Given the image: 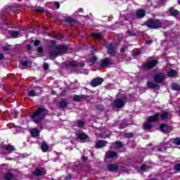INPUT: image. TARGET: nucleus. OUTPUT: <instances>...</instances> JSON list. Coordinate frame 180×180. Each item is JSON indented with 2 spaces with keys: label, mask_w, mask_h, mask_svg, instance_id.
<instances>
[{
  "label": "nucleus",
  "mask_w": 180,
  "mask_h": 180,
  "mask_svg": "<svg viewBox=\"0 0 180 180\" xmlns=\"http://www.w3.org/2000/svg\"><path fill=\"white\" fill-rule=\"evenodd\" d=\"M51 44L52 46L50 48L49 56L53 57V58H56L58 56H63V54H65L67 50H68V47L65 45H56V41H51Z\"/></svg>",
  "instance_id": "nucleus-1"
},
{
  "label": "nucleus",
  "mask_w": 180,
  "mask_h": 180,
  "mask_svg": "<svg viewBox=\"0 0 180 180\" xmlns=\"http://www.w3.org/2000/svg\"><path fill=\"white\" fill-rule=\"evenodd\" d=\"M46 115H47V109L39 108L37 109L31 117L34 123H39V122L44 119V116H46Z\"/></svg>",
  "instance_id": "nucleus-2"
},
{
  "label": "nucleus",
  "mask_w": 180,
  "mask_h": 180,
  "mask_svg": "<svg viewBox=\"0 0 180 180\" xmlns=\"http://www.w3.org/2000/svg\"><path fill=\"white\" fill-rule=\"evenodd\" d=\"M145 25L150 29H160L162 26V21L160 20H148L145 22Z\"/></svg>",
  "instance_id": "nucleus-3"
},
{
  "label": "nucleus",
  "mask_w": 180,
  "mask_h": 180,
  "mask_svg": "<svg viewBox=\"0 0 180 180\" xmlns=\"http://www.w3.org/2000/svg\"><path fill=\"white\" fill-rule=\"evenodd\" d=\"M159 117V113H156L153 116L148 117V121L143 124V127L146 129V130H151V128L153 127V125H151V122H157Z\"/></svg>",
  "instance_id": "nucleus-4"
},
{
  "label": "nucleus",
  "mask_w": 180,
  "mask_h": 180,
  "mask_svg": "<svg viewBox=\"0 0 180 180\" xmlns=\"http://www.w3.org/2000/svg\"><path fill=\"white\" fill-rule=\"evenodd\" d=\"M96 136H99V137H101V139H106V137H109V134H110V132L105 128H98L96 130Z\"/></svg>",
  "instance_id": "nucleus-5"
},
{
  "label": "nucleus",
  "mask_w": 180,
  "mask_h": 180,
  "mask_svg": "<svg viewBox=\"0 0 180 180\" xmlns=\"http://www.w3.org/2000/svg\"><path fill=\"white\" fill-rule=\"evenodd\" d=\"M165 74L164 73H158L154 77V81L156 82V84H161L162 82H164L165 81Z\"/></svg>",
  "instance_id": "nucleus-6"
},
{
  "label": "nucleus",
  "mask_w": 180,
  "mask_h": 180,
  "mask_svg": "<svg viewBox=\"0 0 180 180\" xmlns=\"http://www.w3.org/2000/svg\"><path fill=\"white\" fill-rule=\"evenodd\" d=\"M157 64H158V62L157 60H150L147 63L144 64L143 65V68L145 70H151V68H154V67L157 66Z\"/></svg>",
  "instance_id": "nucleus-7"
},
{
  "label": "nucleus",
  "mask_w": 180,
  "mask_h": 180,
  "mask_svg": "<svg viewBox=\"0 0 180 180\" xmlns=\"http://www.w3.org/2000/svg\"><path fill=\"white\" fill-rule=\"evenodd\" d=\"M98 64L101 67H109V65H112V60L109 58H106L98 61Z\"/></svg>",
  "instance_id": "nucleus-8"
},
{
  "label": "nucleus",
  "mask_w": 180,
  "mask_h": 180,
  "mask_svg": "<svg viewBox=\"0 0 180 180\" xmlns=\"http://www.w3.org/2000/svg\"><path fill=\"white\" fill-rule=\"evenodd\" d=\"M124 105V98H118L114 101V106L117 108H123Z\"/></svg>",
  "instance_id": "nucleus-9"
},
{
  "label": "nucleus",
  "mask_w": 180,
  "mask_h": 180,
  "mask_svg": "<svg viewBox=\"0 0 180 180\" xmlns=\"http://www.w3.org/2000/svg\"><path fill=\"white\" fill-rule=\"evenodd\" d=\"M103 82V78L97 77L91 82V86H98Z\"/></svg>",
  "instance_id": "nucleus-10"
},
{
  "label": "nucleus",
  "mask_w": 180,
  "mask_h": 180,
  "mask_svg": "<svg viewBox=\"0 0 180 180\" xmlns=\"http://www.w3.org/2000/svg\"><path fill=\"white\" fill-rule=\"evenodd\" d=\"M33 174L35 176H41V175H45L46 170L43 168H37Z\"/></svg>",
  "instance_id": "nucleus-11"
},
{
  "label": "nucleus",
  "mask_w": 180,
  "mask_h": 180,
  "mask_svg": "<svg viewBox=\"0 0 180 180\" xmlns=\"http://www.w3.org/2000/svg\"><path fill=\"white\" fill-rule=\"evenodd\" d=\"M68 65L69 67H81L82 68V67L85 66V63L82 62L80 64H79L78 62L75 60H72L68 63Z\"/></svg>",
  "instance_id": "nucleus-12"
},
{
  "label": "nucleus",
  "mask_w": 180,
  "mask_h": 180,
  "mask_svg": "<svg viewBox=\"0 0 180 180\" xmlns=\"http://www.w3.org/2000/svg\"><path fill=\"white\" fill-rule=\"evenodd\" d=\"M38 89L39 91H37V90H35V89L34 90L30 91L28 93L29 96H38V95H40L43 90L41 89V88H39Z\"/></svg>",
  "instance_id": "nucleus-13"
},
{
  "label": "nucleus",
  "mask_w": 180,
  "mask_h": 180,
  "mask_svg": "<svg viewBox=\"0 0 180 180\" xmlns=\"http://www.w3.org/2000/svg\"><path fill=\"white\" fill-rule=\"evenodd\" d=\"M89 98V96L86 95H75L73 96V101L75 102H79V101H82V99H88Z\"/></svg>",
  "instance_id": "nucleus-14"
},
{
  "label": "nucleus",
  "mask_w": 180,
  "mask_h": 180,
  "mask_svg": "<svg viewBox=\"0 0 180 180\" xmlns=\"http://www.w3.org/2000/svg\"><path fill=\"white\" fill-rule=\"evenodd\" d=\"M77 136L79 140H86L88 139V135H86L84 131H78L77 133Z\"/></svg>",
  "instance_id": "nucleus-15"
},
{
  "label": "nucleus",
  "mask_w": 180,
  "mask_h": 180,
  "mask_svg": "<svg viewBox=\"0 0 180 180\" xmlns=\"http://www.w3.org/2000/svg\"><path fill=\"white\" fill-rule=\"evenodd\" d=\"M106 144H108L107 141H105L103 140H100L96 143V148H102L103 147H105L106 146Z\"/></svg>",
  "instance_id": "nucleus-16"
},
{
  "label": "nucleus",
  "mask_w": 180,
  "mask_h": 180,
  "mask_svg": "<svg viewBox=\"0 0 180 180\" xmlns=\"http://www.w3.org/2000/svg\"><path fill=\"white\" fill-rule=\"evenodd\" d=\"M108 49V53L110 54V56H115L116 54V51L115 50V46L113 45L110 44L107 46Z\"/></svg>",
  "instance_id": "nucleus-17"
},
{
  "label": "nucleus",
  "mask_w": 180,
  "mask_h": 180,
  "mask_svg": "<svg viewBox=\"0 0 180 180\" xmlns=\"http://www.w3.org/2000/svg\"><path fill=\"white\" fill-rule=\"evenodd\" d=\"M146 16V11L142 9H139L136 11V18L139 19H141Z\"/></svg>",
  "instance_id": "nucleus-18"
},
{
  "label": "nucleus",
  "mask_w": 180,
  "mask_h": 180,
  "mask_svg": "<svg viewBox=\"0 0 180 180\" xmlns=\"http://www.w3.org/2000/svg\"><path fill=\"white\" fill-rule=\"evenodd\" d=\"M147 85H148V87L150 88L151 89H155L156 91L160 90V85H158V84H154L148 82Z\"/></svg>",
  "instance_id": "nucleus-19"
},
{
  "label": "nucleus",
  "mask_w": 180,
  "mask_h": 180,
  "mask_svg": "<svg viewBox=\"0 0 180 180\" xmlns=\"http://www.w3.org/2000/svg\"><path fill=\"white\" fill-rule=\"evenodd\" d=\"M162 120H167L168 119H171V113L169 112H163L160 115Z\"/></svg>",
  "instance_id": "nucleus-20"
},
{
  "label": "nucleus",
  "mask_w": 180,
  "mask_h": 180,
  "mask_svg": "<svg viewBox=\"0 0 180 180\" xmlns=\"http://www.w3.org/2000/svg\"><path fill=\"white\" fill-rule=\"evenodd\" d=\"M49 145L46 141H43L41 144V150L43 153H47L49 151Z\"/></svg>",
  "instance_id": "nucleus-21"
},
{
  "label": "nucleus",
  "mask_w": 180,
  "mask_h": 180,
  "mask_svg": "<svg viewBox=\"0 0 180 180\" xmlns=\"http://www.w3.org/2000/svg\"><path fill=\"white\" fill-rule=\"evenodd\" d=\"M4 148L6 151H8V154H11V153L16 150V148H15L12 145H6L4 146Z\"/></svg>",
  "instance_id": "nucleus-22"
},
{
  "label": "nucleus",
  "mask_w": 180,
  "mask_h": 180,
  "mask_svg": "<svg viewBox=\"0 0 180 180\" xmlns=\"http://www.w3.org/2000/svg\"><path fill=\"white\" fill-rule=\"evenodd\" d=\"M169 13L170 15H172V16H178V15H179V11H178V10L175 9L174 7H171L169 9Z\"/></svg>",
  "instance_id": "nucleus-23"
},
{
  "label": "nucleus",
  "mask_w": 180,
  "mask_h": 180,
  "mask_svg": "<svg viewBox=\"0 0 180 180\" xmlns=\"http://www.w3.org/2000/svg\"><path fill=\"white\" fill-rule=\"evenodd\" d=\"M160 130L163 131V133H169V127L165 124H162L160 125Z\"/></svg>",
  "instance_id": "nucleus-24"
},
{
  "label": "nucleus",
  "mask_w": 180,
  "mask_h": 180,
  "mask_svg": "<svg viewBox=\"0 0 180 180\" xmlns=\"http://www.w3.org/2000/svg\"><path fill=\"white\" fill-rule=\"evenodd\" d=\"M107 168L109 171H112V172H115V171H117V169H119V167L117 165H108L107 166Z\"/></svg>",
  "instance_id": "nucleus-25"
},
{
  "label": "nucleus",
  "mask_w": 180,
  "mask_h": 180,
  "mask_svg": "<svg viewBox=\"0 0 180 180\" xmlns=\"http://www.w3.org/2000/svg\"><path fill=\"white\" fill-rule=\"evenodd\" d=\"M96 61H98V57L96 56H93L91 58L87 60V63H89L90 65H94Z\"/></svg>",
  "instance_id": "nucleus-26"
},
{
  "label": "nucleus",
  "mask_w": 180,
  "mask_h": 180,
  "mask_svg": "<svg viewBox=\"0 0 180 180\" xmlns=\"http://www.w3.org/2000/svg\"><path fill=\"white\" fill-rule=\"evenodd\" d=\"M106 155L108 158H115V157H117V153L115 151H108Z\"/></svg>",
  "instance_id": "nucleus-27"
},
{
  "label": "nucleus",
  "mask_w": 180,
  "mask_h": 180,
  "mask_svg": "<svg viewBox=\"0 0 180 180\" xmlns=\"http://www.w3.org/2000/svg\"><path fill=\"white\" fill-rule=\"evenodd\" d=\"M10 34L13 39H18V37H20V33L19 31H11Z\"/></svg>",
  "instance_id": "nucleus-28"
},
{
  "label": "nucleus",
  "mask_w": 180,
  "mask_h": 180,
  "mask_svg": "<svg viewBox=\"0 0 180 180\" xmlns=\"http://www.w3.org/2000/svg\"><path fill=\"white\" fill-rule=\"evenodd\" d=\"M67 105H68V101L65 99H62L60 103V108H61V109H65L67 108Z\"/></svg>",
  "instance_id": "nucleus-29"
},
{
  "label": "nucleus",
  "mask_w": 180,
  "mask_h": 180,
  "mask_svg": "<svg viewBox=\"0 0 180 180\" xmlns=\"http://www.w3.org/2000/svg\"><path fill=\"white\" fill-rule=\"evenodd\" d=\"M31 134L32 137H39L40 136V132L39 131V129H34L31 131Z\"/></svg>",
  "instance_id": "nucleus-30"
},
{
  "label": "nucleus",
  "mask_w": 180,
  "mask_h": 180,
  "mask_svg": "<svg viewBox=\"0 0 180 180\" xmlns=\"http://www.w3.org/2000/svg\"><path fill=\"white\" fill-rule=\"evenodd\" d=\"M176 75V70H172L167 72V77H169L170 78H174Z\"/></svg>",
  "instance_id": "nucleus-31"
},
{
  "label": "nucleus",
  "mask_w": 180,
  "mask_h": 180,
  "mask_svg": "<svg viewBox=\"0 0 180 180\" xmlns=\"http://www.w3.org/2000/svg\"><path fill=\"white\" fill-rule=\"evenodd\" d=\"M4 179L12 180L13 179V174L8 172L4 175Z\"/></svg>",
  "instance_id": "nucleus-32"
},
{
  "label": "nucleus",
  "mask_w": 180,
  "mask_h": 180,
  "mask_svg": "<svg viewBox=\"0 0 180 180\" xmlns=\"http://www.w3.org/2000/svg\"><path fill=\"white\" fill-rule=\"evenodd\" d=\"M22 70H25V68H27V65H29V61L27 60H22L21 61Z\"/></svg>",
  "instance_id": "nucleus-33"
},
{
  "label": "nucleus",
  "mask_w": 180,
  "mask_h": 180,
  "mask_svg": "<svg viewBox=\"0 0 180 180\" xmlns=\"http://www.w3.org/2000/svg\"><path fill=\"white\" fill-rule=\"evenodd\" d=\"M92 37L96 40V39H102L103 36L101 33L97 32L96 34H91Z\"/></svg>",
  "instance_id": "nucleus-34"
},
{
  "label": "nucleus",
  "mask_w": 180,
  "mask_h": 180,
  "mask_svg": "<svg viewBox=\"0 0 180 180\" xmlns=\"http://www.w3.org/2000/svg\"><path fill=\"white\" fill-rule=\"evenodd\" d=\"M172 89L173 91H179L180 86H179L178 84H176V83H173V84H172Z\"/></svg>",
  "instance_id": "nucleus-35"
},
{
  "label": "nucleus",
  "mask_w": 180,
  "mask_h": 180,
  "mask_svg": "<svg viewBox=\"0 0 180 180\" xmlns=\"http://www.w3.org/2000/svg\"><path fill=\"white\" fill-rule=\"evenodd\" d=\"M65 22H67L68 23H74V22H75V20H73L72 18L71 17H67L65 19Z\"/></svg>",
  "instance_id": "nucleus-36"
},
{
  "label": "nucleus",
  "mask_w": 180,
  "mask_h": 180,
  "mask_svg": "<svg viewBox=\"0 0 180 180\" xmlns=\"http://www.w3.org/2000/svg\"><path fill=\"white\" fill-rule=\"evenodd\" d=\"M174 144H176V146H180V139L176 138L174 139H172Z\"/></svg>",
  "instance_id": "nucleus-37"
},
{
  "label": "nucleus",
  "mask_w": 180,
  "mask_h": 180,
  "mask_svg": "<svg viewBox=\"0 0 180 180\" xmlns=\"http://www.w3.org/2000/svg\"><path fill=\"white\" fill-rule=\"evenodd\" d=\"M85 124V122L82 120H78L77 121V126L78 127H84V125Z\"/></svg>",
  "instance_id": "nucleus-38"
},
{
  "label": "nucleus",
  "mask_w": 180,
  "mask_h": 180,
  "mask_svg": "<svg viewBox=\"0 0 180 180\" xmlns=\"http://www.w3.org/2000/svg\"><path fill=\"white\" fill-rule=\"evenodd\" d=\"M124 137H125V139H131V137H133V134L132 133H127L124 135Z\"/></svg>",
  "instance_id": "nucleus-39"
},
{
  "label": "nucleus",
  "mask_w": 180,
  "mask_h": 180,
  "mask_svg": "<svg viewBox=\"0 0 180 180\" xmlns=\"http://www.w3.org/2000/svg\"><path fill=\"white\" fill-rule=\"evenodd\" d=\"M148 167L146 165H143L142 167H141V171L142 172H144L146 171H148Z\"/></svg>",
  "instance_id": "nucleus-40"
},
{
  "label": "nucleus",
  "mask_w": 180,
  "mask_h": 180,
  "mask_svg": "<svg viewBox=\"0 0 180 180\" xmlns=\"http://www.w3.org/2000/svg\"><path fill=\"white\" fill-rule=\"evenodd\" d=\"M115 147L120 148L121 147H123V144L122 142H115Z\"/></svg>",
  "instance_id": "nucleus-41"
},
{
  "label": "nucleus",
  "mask_w": 180,
  "mask_h": 180,
  "mask_svg": "<svg viewBox=\"0 0 180 180\" xmlns=\"http://www.w3.org/2000/svg\"><path fill=\"white\" fill-rule=\"evenodd\" d=\"M43 68L44 70H45V71H46V70H49V63H44Z\"/></svg>",
  "instance_id": "nucleus-42"
},
{
  "label": "nucleus",
  "mask_w": 180,
  "mask_h": 180,
  "mask_svg": "<svg viewBox=\"0 0 180 180\" xmlns=\"http://www.w3.org/2000/svg\"><path fill=\"white\" fill-rule=\"evenodd\" d=\"M175 171H180V164H177L174 166Z\"/></svg>",
  "instance_id": "nucleus-43"
},
{
  "label": "nucleus",
  "mask_w": 180,
  "mask_h": 180,
  "mask_svg": "<svg viewBox=\"0 0 180 180\" xmlns=\"http://www.w3.org/2000/svg\"><path fill=\"white\" fill-rule=\"evenodd\" d=\"M56 39H57L58 40H62L63 36L61 35V34H59L56 36Z\"/></svg>",
  "instance_id": "nucleus-44"
},
{
  "label": "nucleus",
  "mask_w": 180,
  "mask_h": 180,
  "mask_svg": "<svg viewBox=\"0 0 180 180\" xmlns=\"http://www.w3.org/2000/svg\"><path fill=\"white\" fill-rule=\"evenodd\" d=\"M37 13H41V12H44V10L41 8H37L34 10Z\"/></svg>",
  "instance_id": "nucleus-45"
},
{
  "label": "nucleus",
  "mask_w": 180,
  "mask_h": 180,
  "mask_svg": "<svg viewBox=\"0 0 180 180\" xmlns=\"http://www.w3.org/2000/svg\"><path fill=\"white\" fill-rule=\"evenodd\" d=\"M82 160L83 162H86V161H88V157H86V156H83V157L82 158Z\"/></svg>",
  "instance_id": "nucleus-46"
},
{
  "label": "nucleus",
  "mask_w": 180,
  "mask_h": 180,
  "mask_svg": "<svg viewBox=\"0 0 180 180\" xmlns=\"http://www.w3.org/2000/svg\"><path fill=\"white\" fill-rule=\"evenodd\" d=\"M34 46H37L38 44H40V41H39V40H35V41H34Z\"/></svg>",
  "instance_id": "nucleus-47"
},
{
  "label": "nucleus",
  "mask_w": 180,
  "mask_h": 180,
  "mask_svg": "<svg viewBox=\"0 0 180 180\" xmlns=\"http://www.w3.org/2000/svg\"><path fill=\"white\" fill-rule=\"evenodd\" d=\"M55 6H56L57 9H60V3L55 2Z\"/></svg>",
  "instance_id": "nucleus-48"
},
{
  "label": "nucleus",
  "mask_w": 180,
  "mask_h": 180,
  "mask_svg": "<svg viewBox=\"0 0 180 180\" xmlns=\"http://www.w3.org/2000/svg\"><path fill=\"white\" fill-rule=\"evenodd\" d=\"M128 34H129V36H134L136 34H135L134 32H131V31H129V32H128Z\"/></svg>",
  "instance_id": "nucleus-49"
},
{
  "label": "nucleus",
  "mask_w": 180,
  "mask_h": 180,
  "mask_svg": "<svg viewBox=\"0 0 180 180\" xmlns=\"http://www.w3.org/2000/svg\"><path fill=\"white\" fill-rule=\"evenodd\" d=\"M126 47H122V48H121V50H120V51L122 52V53H124V51H126Z\"/></svg>",
  "instance_id": "nucleus-50"
},
{
  "label": "nucleus",
  "mask_w": 180,
  "mask_h": 180,
  "mask_svg": "<svg viewBox=\"0 0 180 180\" xmlns=\"http://www.w3.org/2000/svg\"><path fill=\"white\" fill-rule=\"evenodd\" d=\"M163 150H167L165 148H158V151H163Z\"/></svg>",
  "instance_id": "nucleus-51"
},
{
  "label": "nucleus",
  "mask_w": 180,
  "mask_h": 180,
  "mask_svg": "<svg viewBox=\"0 0 180 180\" xmlns=\"http://www.w3.org/2000/svg\"><path fill=\"white\" fill-rule=\"evenodd\" d=\"M12 113L13 114V115H18V110H13V111H12Z\"/></svg>",
  "instance_id": "nucleus-52"
},
{
  "label": "nucleus",
  "mask_w": 180,
  "mask_h": 180,
  "mask_svg": "<svg viewBox=\"0 0 180 180\" xmlns=\"http://www.w3.org/2000/svg\"><path fill=\"white\" fill-rule=\"evenodd\" d=\"M153 43V40H149L146 41V44H151Z\"/></svg>",
  "instance_id": "nucleus-53"
},
{
  "label": "nucleus",
  "mask_w": 180,
  "mask_h": 180,
  "mask_svg": "<svg viewBox=\"0 0 180 180\" xmlns=\"http://www.w3.org/2000/svg\"><path fill=\"white\" fill-rule=\"evenodd\" d=\"M43 51V48L39 47L38 48V53H41Z\"/></svg>",
  "instance_id": "nucleus-54"
},
{
  "label": "nucleus",
  "mask_w": 180,
  "mask_h": 180,
  "mask_svg": "<svg viewBox=\"0 0 180 180\" xmlns=\"http://www.w3.org/2000/svg\"><path fill=\"white\" fill-rule=\"evenodd\" d=\"M30 49H32V46H30V44L27 45V49L30 50Z\"/></svg>",
  "instance_id": "nucleus-55"
},
{
  "label": "nucleus",
  "mask_w": 180,
  "mask_h": 180,
  "mask_svg": "<svg viewBox=\"0 0 180 180\" xmlns=\"http://www.w3.org/2000/svg\"><path fill=\"white\" fill-rule=\"evenodd\" d=\"M3 58H4V54L0 53V60H3Z\"/></svg>",
  "instance_id": "nucleus-56"
},
{
  "label": "nucleus",
  "mask_w": 180,
  "mask_h": 180,
  "mask_svg": "<svg viewBox=\"0 0 180 180\" xmlns=\"http://www.w3.org/2000/svg\"><path fill=\"white\" fill-rule=\"evenodd\" d=\"M39 88H41V87H40V86H37V87H35V91H37V92H39Z\"/></svg>",
  "instance_id": "nucleus-57"
},
{
  "label": "nucleus",
  "mask_w": 180,
  "mask_h": 180,
  "mask_svg": "<svg viewBox=\"0 0 180 180\" xmlns=\"http://www.w3.org/2000/svg\"><path fill=\"white\" fill-rule=\"evenodd\" d=\"M78 12H84V9L83 8H79Z\"/></svg>",
  "instance_id": "nucleus-58"
},
{
  "label": "nucleus",
  "mask_w": 180,
  "mask_h": 180,
  "mask_svg": "<svg viewBox=\"0 0 180 180\" xmlns=\"http://www.w3.org/2000/svg\"><path fill=\"white\" fill-rule=\"evenodd\" d=\"M109 86H110V85H107V86H105V88L106 89H109Z\"/></svg>",
  "instance_id": "nucleus-59"
},
{
  "label": "nucleus",
  "mask_w": 180,
  "mask_h": 180,
  "mask_svg": "<svg viewBox=\"0 0 180 180\" xmlns=\"http://www.w3.org/2000/svg\"><path fill=\"white\" fill-rule=\"evenodd\" d=\"M4 50H9V49H8V47L5 46L4 47Z\"/></svg>",
  "instance_id": "nucleus-60"
},
{
  "label": "nucleus",
  "mask_w": 180,
  "mask_h": 180,
  "mask_svg": "<svg viewBox=\"0 0 180 180\" xmlns=\"http://www.w3.org/2000/svg\"><path fill=\"white\" fill-rule=\"evenodd\" d=\"M94 51L95 53H97L98 50H97L96 49H94Z\"/></svg>",
  "instance_id": "nucleus-61"
},
{
  "label": "nucleus",
  "mask_w": 180,
  "mask_h": 180,
  "mask_svg": "<svg viewBox=\"0 0 180 180\" xmlns=\"http://www.w3.org/2000/svg\"><path fill=\"white\" fill-rule=\"evenodd\" d=\"M134 56H139V53H134Z\"/></svg>",
  "instance_id": "nucleus-62"
},
{
  "label": "nucleus",
  "mask_w": 180,
  "mask_h": 180,
  "mask_svg": "<svg viewBox=\"0 0 180 180\" xmlns=\"http://www.w3.org/2000/svg\"><path fill=\"white\" fill-rule=\"evenodd\" d=\"M178 4L179 5H180V0H178Z\"/></svg>",
  "instance_id": "nucleus-63"
},
{
  "label": "nucleus",
  "mask_w": 180,
  "mask_h": 180,
  "mask_svg": "<svg viewBox=\"0 0 180 180\" xmlns=\"http://www.w3.org/2000/svg\"><path fill=\"white\" fill-rule=\"evenodd\" d=\"M91 155H94V153L91 152Z\"/></svg>",
  "instance_id": "nucleus-64"
}]
</instances>
